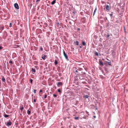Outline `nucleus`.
I'll return each mask as SVG.
<instances>
[{
	"mask_svg": "<svg viewBox=\"0 0 128 128\" xmlns=\"http://www.w3.org/2000/svg\"><path fill=\"white\" fill-rule=\"evenodd\" d=\"M63 55L66 58L67 60H69L68 59V56L67 54L65 52L64 50H63Z\"/></svg>",
	"mask_w": 128,
	"mask_h": 128,
	"instance_id": "nucleus-1",
	"label": "nucleus"
},
{
	"mask_svg": "<svg viewBox=\"0 0 128 128\" xmlns=\"http://www.w3.org/2000/svg\"><path fill=\"white\" fill-rule=\"evenodd\" d=\"M5 124L7 126H8L11 125L12 124V123L10 121H9V122H5Z\"/></svg>",
	"mask_w": 128,
	"mask_h": 128,
	"instance_id": "nucleus-2",
	"label": "nucleus"
},
{
	"mask_svg": "<svg viewBox=\"0 0 128 128\" xmlns=\"http://www.w3.org/2000/svg\"><path fill=\"white\" fill-rule=\"evenodd\" d=\"M76 11H74L72 12L73 14L72 16V17L73 18V19H74L75 14L76 13Z\"/></svg>",
	"mask_w": 128,
	"mask_h": 128,
	"instance_id": "nucleus-3",
	"label": "nucleus"
},
{
	"mask_svg": "<svg viewBox=\"0 0 128 128\" xmlns=\"http://www.w3.org/2000/svg\"><path fill=\"white\" fill-rule=\"evenodd\" d=\"M14 6L15 8L17 9H18L19 8L18 6V4L16 3L14 4Z\"/></svg>",
	"mask_w": 128,
	"mask_h": 128,
	"instance_id": "nucleus-4",
	"label": "nucleus"
},
{
	"mask_svg": "<svg viewBox=\"0 0 128 128\" xmlns=\"http://www.w3.org/2000/svg\"><path fill=\"white\" fill-rule=\"evenodd\" d=\"M99 64L101 66H103L104 64L100 60H99Z\"/></svg>",
	"mask_w": 128,
	"mask_h": 128,
	"instance_id": "nucleus-5",
	"label": "nucleus"
},
{
	"mask_svg": "<svg viewBox=\"0 0 128 128\" xmlns=\"http://www.w3.org/2000/svg\"><path fill=\"white\" fill-rule=\"evenodd\" d=\"M106 8L107 10H110V8H109V6L108 5H106Z\"/></svg>",
	"mask_w": 128,
	"mask_h": 128,
	"instance_id": "nucleus-6",
	"label": "nucleus"
},
{
	"mask_svg": "<svg viewBox=\"0 0 128 128\" xmlns=\"http://www.w3.org/2000/svg\"><path fill=\"white\" fill-rule=\"evenodd\" d=\"M74 68V69L75 68V70H76V71L75 72H74V73L76 74L77 73H78V69L77 70H76L77 68L76 67Z\"/></svg>",
	"mask_w": 128,
	"mask_h": 128,
	"instance_id": "nucleus-7",
	"label": "nucleus"
},
{
	"mask_svg": "<svg viewBox=\"0 0 128 128\" xmlns=\"http://www.w3.org/2000/svg\"><path fill=\"white\" fill-rule=\"evenodd\" d=\"M57 85L59 86L60 85H62V83L61 82H58L57 83Z\"/></svg>",
	"mask_w": 128,
	"mask_h": 128,
	"instance_id": "nucleus-8",
	"label": "nucleus"
},
{
	"mask_svg": "<svg viewBox=\"0 0 128 128\" xmlns=\"http://www.w3.org/2000/svg\"><path fill=\"white\" fill-rule=\"evenodd\" d=\"M46 55H44L42 56V58L44 60L46 59Z\"/></svg>",
	"mask_w": 128,
	"mask_h": 128,
	"instance_id": "nucleus-9",
	"label": "nucleus"
},
{
	"mask_svg": "<svg viewBox=\"0 0 128 128\" xmlns=\"http://www.w3.org/2000/svg\"><path fill=\"white\" fill-rule=\"evenodd\" d=\"M4 116L5 118H7L9 116V115L5 114H4Z\"/></svg>",
	"mask_w": 128,
	"mask_h": 128,
	"instance_id": "nucleus-10",
	"label": "nucleus"
},
{
	"mask_svg": "<svg viewBox=\"0 0 128 128\" xmlns=\"http://www.w3.org/2000/svg\"><path fill=\"white\" fill-rule=\"evenodd\" d=\"M2 81L5 82H6V80L4 77H3L2 78Z\"/></svg>",
	"mask_w": 128,
	"mask_h": 128,
	"instance_id": "nucleus-11",
	"label": "nucleus"
},
{
	"mask_svg": "<svg viewBox=\"0 0 128 128\" xmlns=\"http://www.w3.org/2000/svg\"><path fill=\"white\" fill-rule=\"evenodd\" d=\"M56 0H54L52 1L51 3V4L52 5H53L56 2Z\"/></svg>",
	"mask_w": 128,
	"mask_h": 128,
	"instance_id": "nucleus-12",
	"label": "nucleus"
},
{
	"mask_svg": "<svg viewBox=\"0 0 128 128\" xmlns=\"http://www.w3.org/2000/svg\"><path fill=\"white\" fill-rule=\"evenodd\" d=\"M27 113L28 115H30V111L28 110Z\"/></svg>",
	"mask_w": 128,
	"mask_h": 128,
	"instance_id": "nucleus-13",
	"label": "nucleus"
},
{
	"mask_svg": "<svg viewBox=\"0 0 128 128\" xmlns=\"http://www.w3.org/2000/svg\"><path fill=\"white\" fill-rule=\"evenodd\" d=\"M32 72H35L36 70H35V69L34 68H32Z\"/></svg>",
	"mask_w": 128,
	"mask_h": 128,
	"instance_id": "nucleus-14",
	"label": "nucleus"
},
{
	"mask_svg": "<svg viewBox=\"0 0 128 128\" xmlns=\"http://www.w3.org/2000/svg\"><path fill=\"white\" fill-rule=\"evenodd\" d=\"M58 63V62L56 60H55L54 61V64L55 65H56Z\"/></svg>",
	"mask_w": 128,
	"mask_h": 128,
	"instance_id": "nucleus-15",
	"label": "nucleus"
},
{
	"mask_svg": "<svg viewBox=\"0 0 128 128\" xmlns=\"http://www.w3.org/2000/svg\"><path fill=\"white\" fill-rule=\"evenodd\" d=\"M75 43V44H76L78 46V45L79 43H78V41H76Z\"/></svg>",
	"mask_w": 128,
	"mask_h": 128,
	"instance_id": "nucleus-16",
	"label": "nucleus"
},
{
	"mask_svg": "<svg viewBox=\"0 0 128 128\" xmlns=\"http://www.w3.org/2000/svg\"><path fill=\"white\" fill-rule=\"evenodd\" d=\"M89 96L88 95H86L84 96V97L85 98H88Z\"/></svg>",
	"mask_w": 128,
	"mask_h": 128,
	"instance_id": "nucleus-17",
	"label": "nucleus"
},
{
	"mask_svg": "<svg viewBox=\"0 0 128 128\" xmlns=\"http://www.w3.org/2000/svg\"><path fill=\"white\" fill-rule=\"evenodd\" d=\"M57 24L59 27H60V23L58 22L57 23Z\"/></svg>",
	"mask_w": 128,
	"mask_h": 128,
	"instance_id": "nucleus-18",
	"label": "nucleus"
},
{
	"mask_svg": "<svg viewBox=\"0 0 128 128\" xmlns=\"http://www.w3.org/2000/svg\"><path fill=\"white\" fill-rule=\"evenodd\" d=\"M20 110H21V112H22V111L24 109V107L23 106L21 107L20 108Z\"/></svg>",
	"mask_w": 128,
	"mask_h": 128,
	"instance_id": "nucleus-19",
	"label": "nucleus"
},
{
	"mask_svg": "<svg viewBox=\"0 0 128 128\" xmlns=\"http://www.w3.org/2000/svg\"><path fill=\"white\" fill-rule=\"evenodd\" d=\"M82 44L84 46H85L86 45V44L84 41H83L82 42Z\"/></svg>",
	"mask_w": 128,
	"mask_h": 128,
	"instance_id": "nucleus-20",
	"label": "nucleus"
},
{
	"mask_svg": "<svg viewBox=\"0 0 128 128\" xmlns=\"http://www.w3.org/2000/svg\"><path fill=\"white\" fill-rule=\"evenodd\" d=\"M4 29V27H1L0 28V30H1V31L2 30Z\"/></svg>",
	"mask_w": 128,
	"mask_h": 128,
	"instance_id": "nucleus-21",
	"label": "nucleus"
},
{
	"mask_svg": "<svg viewBox=\"0 0 128 128\" xmlns=\"http://www.w3.org/2000/svg\"><path fill=\"white\" fill-rule=\"evenodd\" d=\"M95 54L97 56H98L99 55L98 53L97 52H96Z\"/></svg>",
	"mask_w": 128,
	"mask_h": 128,
	"instance_id": "nucleus-22",
	"label": "nucleus"
},
{
	"mask_svg": "<svg viewBox=\"0 0 128 128\" xmlns=\"http://www.w3.org/2000/svg\"><path fill=\"white\" fill-rule=\"evenodd\" d=\"M108 64L110 65L111 64V62H108Z\"/></svg>",
	"mask_w": 128,
	"mask_h": 128,
	"instance_id": "nucleus-23",
	"label": "nucleus"
},
{
	"mask_svg": "<svg viewBox=\"0 0 128 128\" xmlns=\"http://www.w3.org/2000/svg\"><path fill=\"white\" fill-rule=\"evenodd\" d=\"M12 23H10V24L9 26L10 27H12Z\"/></svg>",
	"mask_w": 128,
	"mask_h": 128,
	"instance_id": "nucleus-24",
	"label": "nucleus"
},
{
	"mask_svg": "<svg viewBox=\"0 0 128 128\" xmlns=\"http://www.w3.org/2000/svg\"><path fill=\"white\" fill-rule=\"evenodd\" d=\"M79 118L78 117H75L74 118V119L76 120H78Z\"/></svg>",
	"mask_w": 128,
	"mask_h": 128,
	"instance_id": "nucleus-25",
	"label": "nucleus"
},
{
	"mask_svg": "<svg viewBox=\"0 0 128 128\" xmlns=\"http://www.w3.org/2000/svg\"><path fill=\"white\" fill-rule=\"evenodd\" d=\"M96 8L94 11V15L95 14V12H96Z\"/></svg>",
	"mask_w": 128,
	"mask_h": 128,
	"instance_id": "nucleus-26",
	"label": "nucleus"
},
{
	"mask_svg": "<svg viewBox=\"0 0 128 128\" xmlns=\"http://www.w3.org/2000/svg\"><path fill=\"white\" fill-rule=\"evenodd\" d=\"M36 90H34V93H36Z\"/></svg>",
	"mask_w": 128,
	"mask_h": 128,
	"instance_id": "nucleus-27",
	"label": "nucleus"
},
{
	"mask_svg": "<svg viewBox=\"0 0 128 128\" xmlns=\"http://www.w3.org/2000/svg\"><path fill=\"white\" fill-rule=\"evenodd\" d=\"M46 97H47V95H46V94L44 96V98H46Z\"/></svg>",
	"mask_w": 128,
	"mask_h": 128,
	"instance_id": "nucleus-28",
	"label": "nucleus"
},
{
	"mask_svg": "<svg viewBox=\"0 0 128 128\" xmlns=\"http://www.w3.org/2000/svg\"><path fill=\"white\" fill-rule=\"evenodd\" d=\"M30 82H31V84H32V80L31 79L30 80Z\"/></svg>",
	"mask_w": 128,
	"mask_h": 128,
	"instance_id": "nucleus-29",
	"label": "nucleus"
},
{
	"mask_svg": "<svg viewBox=\"0 0 128 128\" xmlns=\"http://www.w3.org/2000/svg\"><path fill=\"white\" fill-rule=\"evenodd\" d=\"M53 96L54 97H56L57 96V95H56L55 94H54L53 95Z\"/></svg>",
	"mask_w": 128,
	"mask_h": 128,
	"instance_id": "nucleus-30",
	"label": "nucleus"
},
{
	"mask_svg": "<svg viewBox=\"0 0 128 128\" xmlns=\"http://www.w3.org/2000/svg\"><path fill=\"white\" fill-rule=\"evenodd\" d=\"M58 92H61V91H60V90L59 89H58Z\"/></svg>",
	"mask_w": 128,
	"mask_h": 128,
	"instance_id": "nucleus-31",
	"label": "nucleus"
},
{
	"mask_svg": "<svg viewBox=\"0 0 128 128\" xmlns=\"http://www.w3.org/2000/svg\"><path fill=\"white\" fill-rule=\"evenodd\" d=\"M40 50H41L42 51V50H43V48H40Z\"/></svg>",
	"mask_w": 128,
	"mask_h": 128,
	"instance_id": "nucleus-32",
	"label": "nucleus"
},
{
	"mask_svg": "<svg viewBox=\"0 0 128 128\" xmlns=\"http://www.w3.org/2000/svg\"><path fill=\"white\" fill-rule=\"evenodd\" d=\"M113 14H110V16L111 18H112V16Z\"/></svg>",
	"mask_w": 128,
	"mask_h": 128,
	"instance_id": "nucleus-33",
	"label": "nucleus"
},
{
	"mask_svg": "<svg viewBox=\"0 0 128 128\" xmlns=\"http://www.w3.org/2000/svg\"><path fill=\"white\" fill-rule=\"evenodd\" d=\"M9 62L10 64H12V61H10Z\"/></svg>",
	"mask_w": 128,
	"mask_h": 128,
	"instance_id": "nucleus-34",
	"label": "nucleus"
},
{
	"mask_svg": "<svg viewBox=\"0 0 128 128\" xmlns=\"http://www.w3.org/2000/svg\"><path fill=\"white\" fill-rule=\"evenodd\" d=\"M110 36V35L109 34H108L107 35V37H109Z\"/></svg>",
	"mask_w": 128,
	"mask_h": 128,
	"instance_id": "nucleus-35",
	"label": "nucleus"
},
{
	"mask_svg": "<svg viewBox=\"0 0 128 128\" xmlns=\"http://www.w3.org/2000/svg\"><path fill=\"white\" fill-rule=\"evenodd\" d=\"M42 92V90H40V92Z\"/></svg>",
	"mask_w": 128,
	"mask_h": 128,
	"instance_id": "nucleus-36",
	"label": "nucleus"
},
{
	"mask_svg": "<svg viewBox=\"0 0 128 128\" xmlns=\"http://www.w3.org/2000/svg\"><path fill=\"white\" fill-rule=\"evenodd\" d=\"M2 47L1 46H0V50H2Z\"/></svg>",
	"mask_w": 128,
	"mask_h": 128,
	"instance_id": "nucleus-37",
	"label": "nucleus"
},
{
	"mask_svg": "<svg viewBox=\"0 0 128 128\" xmlns=\"http://www.w3.org/2000/svg\"><path fill=\"white\" fill-rule=\"evenodd\" d=\"M69 23L70 24V25H72V23L71 22H69Z\"/></svg>",
	"mask_w": 128,
	"mask_h": 128,
	"instance_id": "nucleus-38",
	"label": "nucleus"
},
{
	"mask_svg": "<svg viewBox=\"0 0 128 128\" xmlns=\"http://www.w3.org/2000/svg\"><path fill=\"white\" fill-rule=\"evenodd\" d=\"M34 102H36V100L35 99H34Z\"/></svg>",
	"mask_w": 128,
	"mask_h": 128,
	"instance_id": "nucleus-39",
	"label": "nucleus"
},
{
	"mask_svg": "<svg viewBox=\"0 0 128 128\" xmlns=\"http://www.w3.org/2000/svg\"><path fill=\"white\" fill-rule=\"evenodd\" d=\"M40 0H37L36 1V2H39L40 1Z\"/></svg>",
	"mask_w": 128,
	"mask_h": 128,
	"instance_id": "nucleus-40",
	"label": "nucleus"
},
{
	"mask_svg": "<svg viewBox=\"0 0 128 128\" xmlns=\"http://www.w3.org/2000/svg\"><path fill=\"white\" fill-rule=\"evenodd\" d=\"M93 117H94V118H96V116H94Z\"/></svg>",
	"mask_w": 128,
	"mask_h": 128,
	"instance_id": "nucleus-41",
	"label": "nucleus"
},
{
	"mask_svg": "<svg viewBox=\"0 0 128 128\" xmlns=\"http://www.w3.org/2000/svg\"><path fill=\"white\" fill-rule=\"evenodd\" d=\"M80 48H82V46H80Z\"/></svg>",
	"mask_w": 128,
	"mask_h": 128,
	"instance_id": "nucleus-42",
	"label": "nucleus"
},
{
	"mask_svg": "<svg viewBox=\"0 0 128 128\" xmlns=\"http://www.w3.org/2000/svg\"><path fill=\"white\" fill-rule=\"evenodd\" d=\"M86 112L87 113V114H88V112L87 111H86Z\"/></svg>",
	"mask_w": 128,
	"mask_h": 128,
	"instance_id": "nucleus-43",
	"label": "nucleus"
},
{
	"mask_svg": "<svg viewBox=\"0 0 128 128\" xmlns=\"http://www.w3.org/2000/svg\"><path fill=\"white\" fill-rule=\"evenodd\" d=\"M78 30H80V28H79L78 29Z\"/></svg>",
	"mask_w": 128,
	"mask_h": 128,
	"instance_id": "nucleus-44",
	"label": "nucleus"
},
{
	"mask_svg": "<svg viewBox=\"0 0 128 128\" xmlns=\"http://www.w3.org/2000/svg\"><path fill=\"white\" fill-rule=\"evenodd\" d=\"M124 30H125V28H124Z\"/></svg>",
	"mask_w": 128,
	"mask_h": 128,
	"instance_id": "nucleus-45",
	"label": "nucleus"
},
{
	"mask_svg": "<svg viewBox=\"0 0 128 128\" xmlns=\"http://www.w3.org/2000/svg\"><path fill=\"white\" fill-rule=\"evenodd\" d=\"M65 27H66V26H65Z\"/></svg>",
	"mask_w": 128,
	"mask_h": 128,
	"instance_id": "nucleus-46",
	"label": "nucleus"
},
{
	"mask_svg": "<svg viewBox=\"0 0 128 128\" xmlns=\"http://www.w3.org/2000/svg\"><path fill=\"white\" fill-rule=\"evenodd\" d=\"M124 31H125V32H126V30H124Z\"/></svg>",
	"mask_w": 128,
	"mask_h": 128,
	"instance_id": "nucleus-47",
	"label": "nucleus"
},
{
	"mask_svg": "<svg viewBox=\"0 0 128 128\" xmlns=\"http://www.w3.org/2000/svg\"><path fill=\"white\" fill-rule=\"evenodd\" d=\"M18 45H17V47H18Z\"/></svg>",
	"mask_w": 128,
	"mask_h": 128,
	"instance_id": "nucleus-48",
	"label": "nucleus"
}]
</instances>
